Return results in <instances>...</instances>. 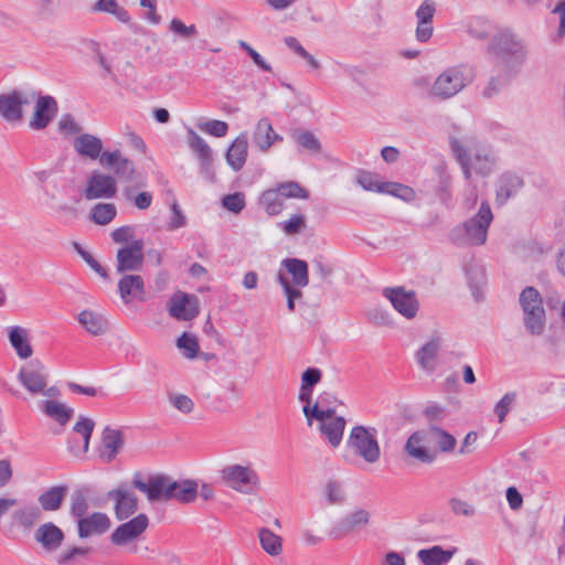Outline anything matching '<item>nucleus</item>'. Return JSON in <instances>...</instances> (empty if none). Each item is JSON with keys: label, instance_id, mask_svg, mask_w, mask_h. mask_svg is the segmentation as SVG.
<instances>
[{"label": "nucleus", "instance_id": "obj_1", "mask_svg": "<svg viewBox=\"0 0 565 565\" xmlns=\"http://www.w3.org/2000/svg\"><path fill=\"white\" fill-rule=\"evenodd\" d=\"M132 486L146 493L150 502L177 500L181 503H190L198 497L196 481H175L164 475L151 476L148 481H142L140 473H135Z\"/></svg>", "mask_w": 565, "mask_h": 565}, {"label": "nucleus", "instance_id": "obj_2", "mask_svg": "<svg viewBox=\"0 0 565 565\" xmlns=\"http://www.w3.org/2000/svg\"><path fill=\"white\" fill-rule=\"evenodd\" d=\"M450 147L467 180L470 179L472 172L481 175H487L491 172L494 159L488 148L475 138H451Z\"/></svg>", "mask_w": 565, "mask_h": 565}, {"label": "nucleus", "instance_id": "obj_3", "mask_svg": "<svg viewBox=\"0 0 565 565\" xmlns=\"http://www.w3.org/2000/svg\"><path fill=\"white\" fill-rule=\"evenodd\" d=\"M473 79L475 73L470 66L465 64L449 66L436 77L428 95L440 100L452 98L470 85Z\"/></svg>", "mask_w": 565, "mask_h": 565}, {"label": "nucleus", "instance_id": "obj_4", "mask_svg": "<svg viewBox=\"0 0 565 565\" xmlns=\"http://www.w3.org/2000/svg\"><path fill=\"white\" fill-rule=\"evenodd\" d=\"M488 52L509 71L519 68L527 55L525 44L509 30L500 31L491 39Z\"/></svg>", "mask_w": 565, "mask_h": 565}, {"label": "nucleus", "instance_id": "obj_5", "mask_svg": "<svg viewBox=\"0 0 565 565\" xmlns=\"http://www.w3.org/2000/svg\"><path fill=\"white\" fill-rule=\"evenodd\" d=\"M492 220L490 205L488 202H482L473 217L451 231L450 238L452 243L456 245H483Z\"/></svg>", "mask_w": 565, "mask_h": 565}, {"label": "nucleus", "instance_id": "obj_6", "mask_svg": "<svg viewBox=\"0 0 565 565\" xmlns=\"http://www.w3.org/2000/svg\"><path fill=\"white\" fill-rule=\"evenodd\" d=\"M19 383L30 396H42L45 398H57L61 391L55 385H50L46 367L38 360L31 361L22 366L17 375Z\"/></svg>", "mask_w": 565, "mask_h": 565}, {"label": "nucleus", "instance_id": "obj_7", "mask_svg": "<svg viewBox=\"0 0 565 565\" xmlns=\"http://www.w3.org/2000/svg\"><path fill=\"white\" fill-rule=\"evenodd\" d=\"M523 313V324L532 335H542L546 326L543 299L534 287L524 288L519 297Z\"/></svg>", "mask_w": 565, "mask_h": 565}, {"label": "nucleus", "instance_id": "obj_8", "mask_svg": "<svg viewBox=\"0 0 565 565\" xmlns=\"http://www.w3.org/2000/svg\"><path fill=\"white\" fill-rule=\"evenodd\" d=\"M348 447L366 463L374 465L381 458L377 430L374 427L354 426L348 438Z\"/></svg>", "mask_w": 565, "mask_h": 565}, {"label": "nucleus", "instance_id": "obj_9", "mask_svg": "<svg viewBox=\"0 0 565 565\" xmlns=\"http://www.w3.org/2000/svg\"><path fill=\"white\" fill-rule=\"evenodd\" d=\"M222 481L234 491L250 494L259 484L258 473L252 466L228 465L221 470Z\"/></svg>", "mask_w": 565, "mask_h": 565}, {"label": "nucleus", "instance_id": "obj_10", "mask_svg": "<svg viewBox=\"0 0 565 565\" xmlns=\"http://www.w3.org/2000/svg\"><path fill=\"white\" fill-rule=\"evenodd\" d=\"M33 89H14L0 95V116L7 122L19 125L22 122L23 108L32 104Z\"/></svg>", "mask_w": 565, "mask_h": 565}, {"label": "nucleus", "instance_id": "obj_11", "mask_svg": "<svg viewBox=\"0 0 565 565\" xmlns=\"http://www.w3.org/2000/svg\"><path fill=\"white\" fill-rule=\"evenodd\" d=\"M33 111L29 120L32 130H44L58 113L57 100L51 95H42L33 89Z\"/></svg>", "mask_w": 565, "mask_h": 565}, {"label": "nucleus", "instance_id": "obj_12", "mask_svg": "<svg viewBox=\"0 0 565 565\" xmlns=\"http://www.w3.org/2000/svg\"><path fill=\"white\" fill-rule=\"evenodd\" d=\"M149 525V519L140 513L134 519L120 524L110 535V542L120 547L130 546L141 537Z\"/></svg>", "mask_w": 565, "mask_h": 565}, {"label": "nucleus", "instance_id": "obj_13", "mask_svg": "<svg viewBox=\"0 0 565 565\" xmlns=\"http://www.w3.org/2000/svg\"><path fill=\"white\" fill-rule=\"evenodd\" d=\"M382 294L401 316L406 319L416 317L419 303L413 290L407 291L403 287H386Z\"/></svg>", "mask_w": 565, "mask_h": 565}, {"label": "nucleus", "instance_id": "obj_14", "mask_svg": "<svg viewBox=\"0 0 565 565\" xmlns=\"http://www.w3.org/2000/svg\"><path fill=\"white\" fill-rule=\"evenodd\" d=\"M428 444L427 430H416L407 438L404 452L419 463L430 465L437 459V450L431 449Z\"/></svg>", "mask_w": 565, "mask_h": 565}, {"label": "nucleus", "instance_id": "obj_15", "mask_svg": "<svg viewBox=\"0 0 565 565\" xmlns=\"http://www.w3.org/2000/svg\"><path fill=\"white\" fill-rule=\"evenodd\" d=\"M142 250L143 242L141 239L132 241L129 245L119 248L116 254L117 273L140 270L143 265Z\"/></svg>", "mask_w": 565, "mask_h": 565}, {"label": "nucleus", "instance_id": "obj_16", "mask_svg": "<svg viewBox=\"0 0 565 565\" xmlns=\"http://www.w3.org/2000/svg\"><path fill=\"white\" fill-rule=\"evenodd\" d=\"M117 192L115 177L94 171L87 181L84 195L87 200L110 199Z\"/></svg>", "mask_w": 565, "mask_h": 565}, {"label": "nucleus", "instance_id": "obj_17", "mask_svg": "<svg viewBox=\"0 0 565 565\" xmlns=\"http://www.w3.org/2000/svg\"><path fill=\"white\" fill-rule=\"evenodd\" d=\"M168 310L170 316L178 320H192L200 312L198 297L181 291L175 292L168 302Z\"/></svg>", "mask_w": 565, "mask_h": 565}, {"label": "nucleus", "instance_id": "obj_18", "mask_svg": "<svg viewBox=\"0 0 565 565\" xmlns=\"http://www.w3.org/2000/svg\"><path fill=\"white\" fill-rule=\"evenodd\" d=\"M100 166L113 169L115 174L125 182H131L137 178L134 162L124 157L119 150L105 151L100 157Z\"/></svg>", "mask_w": 565, "mask_h": 565}, {"label": "nucleus", "instance_id": "obj_19", "mask_svg": "<svg viewBox=\"0 0 565 565\" xmlns=\"http://www.w3.org/2000/svg\"><path fill=\"white\" fill-rule=\"evenodd\" d=\"M107 497L114 502L115 516L120 521L131 516L138 509L136 494L125 486L110 490Z\"/></svg>", "mask_w": 565, "mask_h": 565}, {"label": "nucleus", "instance_id": "obj_20", "mask_svg": "<svg viewBox=\"0 0 565 565\" xmlns=\"http://www.w3.org/2000/svg\"><path fill=\"white\" fill-rule=\"evenodd\" d=\"M118 291L125 303L146 300L145 282L140 275H124L118 282Z\"/></svg>", "mask_w": 565, "mask_h": 565}, {"label": "nucleus", "instance_id": "obj_21", "mask_svg": "<svg viewBox=\"0 0 565 565\" xmlns=\"http://www.w3.org/2000/svg\"><path fill=\"white\" fill-rule=\"evenodd\" d=\"M111 522L107 514L94 512L77 522L78 536L86 539L92 535H100L110 529Z\"/></svg>", "mask_w": 565, "mask_h": 565}, {"label": "nucleus", "instance_id": "obj_22", "mask_svg": "<svg viewBox=\"0 0 565 565\" xmlns=\"http://www.w3.org/2000/svg\"><path fill=\"white\" fill-rule=\"evenodd\" d=\"M124 446V434L119 429L105 427L102 434L99 456L103 461L111 462Z\"/></svg>", "mask_w": 565, "mask_h": 565}, {"label": "nucleus", "instance_id": "obj_23", "mask_svg": "<svg viewBox=\"0 0 565 565\" xmlns=\"http://www.w3.org/2000/svg\"><path fill=\"white\" fill-rule=\"evenodd\" d=\"M34 540L47 552L60 548L64 540L63 531L52 522L40 525L34 532Z\"/></svg>", "mask_w": 565, "mask_h": 565}, {"label": "nucleus", "instance_id": "obj_24", "mask_svg": "<svg viewBox=\"0 0 565 565\" xmlns=\"http://www.w3.org/2000/svg\"><path fill=\"white\" fill-rule=\"evenodd\" d=\"M73 147L78 156L90 160L98 159L100 161V157L105 152L103 151L102 139L90 134L77 136L74 139Z\"/></svg>", "mask_w": 565, "mask_h": 565}, {"label": "nucleus", "instance_id": "obj_25", "mask_svg": "<svg viewBox=\"0 0 565 565\" xmlns=\"http://www.w3.org/2000/svg\"><path fill=\"white\" fill-rule=\"evenodd\" d=\"M523 186V180L514 173L502 174L497 182L495 202L503 205L507 201L516 195Z\"/></svg>", "mask_w": 565, "mask_h": 565}, {"label": "nucleus", "instance_id": "obj_26", "mask_svg": "<svg viewBox=\"0 0 565 565\" xmlns=\"http://www.w3.org/2000/svg\"><path fill=\"white\" fill-rule=\"evenodd\" d=\"M281 140L282 137L274 131L268 118L264 117L258 120L253 131V142L259 150L267 151L274 142Z\"/></svg>", "mask_w": 565, "mask_h": 565}, {"label": "nucleus", "instance_id": "obj_27", "mask_svg": "<svg viewBox=\"0 0 565 565\" xmlns=\"http://www.w3.org/2000/svg\"><path fill=\"white\" fill-rule=\"evenodd\" d=\"M39 407L49 418L55 420L61 426H65L74 414L72 407L58 402L57 398H45L40 402Z\"/></svg>", "mask_w": 565, "mask_h": 565}, {"label": "nucleus", "instance_id": "obj_28", "mask_svg": "<svg viewBox=\"0 0 565 565\" xmlns=\"http://www.w3.org/2000/svg\"><path fill=\"white\" fill-rule=\"evenodd\" d=\"M247 149H248V141H247V132H242L239 136H237L226 152V162L234 171H239L247 158Z\"/></svg>", "mask_w": 565, "mask_h": 565}, {"label": "nucleus", "instance_id": "obj_29", "mask_svg": "<svg viewBox=\"0 0 565 565\" xmlns=\"http://www.w3.org/2000/svg\"><path fill=\"white\" fill-rule=\"evenodd\" d=\"M440 340L438 338L425 343L416 353L419 366L426 372H434L437 367V356L440 350Z\"/></svg>", "mask_w": 565, "mask_h": 565}, {"label": "nucleus", "instance_id": "obj_30", "mask_svg": "<svg viewBox=\"0 0 565 565\" xmlns=\"http://www.w3.org/2000/svg\"><path fill=\"white\" fill-rule=\"evenodd\" d=\"M320 431L328 439L332 447H338L342 440L345 419L342 416H332L320 420Z\"/></svg>", "mask_w": 565, "mask_h": 565}, {"label": "nucleus", "instance_id": "obj_31", "mask_svg": "<svg viewBox=\"0 0 565 565\" xmlns=\"http://www.w3.org/2000/svg\"><path fill=\"white\" fill-rule=\"evenodd\" d=\"M67 486H54L42 492L39 498L40 510L57 511L66 497Z\"/></svg>", "mask_w": 565, "mask_h": 565}, {"label": "nucleus", "instance_id": "obj_32", "mask_svg": "<svg viewBox=\"0 0 565 565\" xmlns=\"http://www.w3.org/2000/svg\"><path fill=\"white\" fill-rule=\"evenodd\" d=\"M281 266L286 268L291 276L295 287H306L309 284L308 264L298 258H286L281 262Z\"/></svg>", "mask_w": 565, "mask_h": 565}, {"label": "nucleus", "instance_id": "obj_33", "mask_svg": "<svg viewBox=\"0 0 565 565\" xmlns=\"http://www.w3.org/2000/svg\"><path fill=\"white\" fill-rule=\"evenodd\" d=\"M41 510L34 504L24 505L17 509L12 515L14 525L21 526L24 530L32 529L41 520Z\"/></svg>", "mask_w": 565, "mask_h": 565}, {"label": "nucleus", "instance_id": "obj_34", "mask_svg": "<svg viewBox=\"0 0 565 565\" xmlns=\"http://www.w3.org/2000/svg\"><path fill=\"white\" fill-rule=\"evenodd\" d=\"M456 550L446 551L435 545L431 548L419 550L417 557L424 565H443L452 558Z\"/></svg>", "mask_w": 565, "mask_h": 565}, {"label": "nucleus", "instance_id": "obj_35", "mask_svg": "<svg viewBox=\"0 0 565 565\" xmlns=\"http://www.w3.org/2000/svg\"><path fill=\"white\" fill-rule=\"evenodd\" d=\"M78 321L93 335H100L106 332L107 320L98 312L83 310L78 315Z\"/></svg>", "mask_w": 565, "mask_h": 565}, {"label": "nucleus", "instance_id": "obj_36", "mask_svg": "<svg viewBox=\"0 0 565 565\" xmlns=\"http://www.w3.org/2000/svg\"><path fill=\"white\" fill-rule=\"evenodd\" d=\"M9 340L21 359H28L33 350L28 341V331L21 327H13L9 332Z\"/></svg>", "mask_w": 565, "mask_h": 565}, {"label": "nucleus", "instance_id": "obj_37", "mask_svg": "<svg viewBox=\"0 0 565 565\" xmlns=\"http://www.w3.org/2000/svg\"><path fill=\"white\" fill-rule=\"evenodd\" d=\"M427 433L429 441H435L440 452H451L455 450L457 440L448 431L437 426H430Z\"/></svg>", "mask_w": 565, "mask_h": 565}, {"label": "nucleus", "instance_id": "obj_38", "mask_svg": "<svg viewBox=\"0 0 565 565\" xmlns=\"http://www.w3.org/2000/svg\"><path fill=\"white\" fill-rule=\"evenodd\" d=\"M329 393H323L319 396L317 403L311 407L310 404H306L302 408L303 415L310 422L311 418L317 420H323L329 417H332L335 414V409L333 407H324V401L329 397Z\"/></svg>", "mask_w": 565, "mask_h": 565}, {"label": "nucleus", "instance_id": "obj_39", "mask_svg": "<svg viewBox=\"0 0 565 565\" xmlns=\"http://www.w3.org/2000/svg\"><path fill=\"white\" fill-rule=\"evenodd\" d=\"M259 204L268 215H278L284 209V199L276 188L268 189L262 193Z\"/></svg>", "mask_w": 565, "mask_h": 565}, {"label": "nucleus", "instance_id": "obj_40", "mask_svg": "<svg viewBox=\"0 0 565 565\" xmlns=\"http://www.w3.org/2000/svg\"><path fill=\"white\" fill-rule=\"evenodd\" d=\"M323 497L330 505L343 504L347 500L343 483L335 479L328 480L323 487Z\"/></svg>", "mask_w": 565, "mask_h": 565}, {"label": "nucleus", "instance_id": "obj_41", "mask_svg": "<svg viewBox=\"0 0 565 565\" xmlns=\"http://www.w3.org/2000/svg\"><path fill=\"white\" fill-rule=\"evenodd\" d=\"M259 542L263 550L271 556H277L281 553V537L268 529H260Z\"/></svg>", "mask_w": 565, "mask_h": 565}, {"label": "nucleus", "instance_id": "obj_42", "mask_svg": "<svg viewBox=\"0 0 565 565\" xmlns=\"http://www.w3.org/2000/svg\"><path fill=\"white\" fill-rule=\"evenodd\" d=\"M291 137L297 142L298 146L301 148L313 152V153H320L321 152V142L316 137V135L308 130L297 129L292 132Z\"/></svg>", "mask_w": 565, "mask_h": 565}, {"label": "nucleus", "instance_id": "obj_43", "mask_svg": "<svg viewBox=\"0 0 565 565\" xmlns=\"http://www.w3.org/2000/svg\"><path fill=\"white\" fill-rule=\"evenodd\" d=\"M189 134V146L193 150V152L198 156V158L202 161L203 164L209 163L211 160V148L206 143V141L200 137L193 129L188 130Z\"/></svg>", "mask_w": 565, "mask_h": 565}, {"label": "nucleus", "instance_id": "obj_44", "mask_svg": "<svg viewBox=\"0 0 565 565\" xmlns=\"http://www.w3.org/2000/svg\"><path fill=\"white\" fill-rule=\"evenodd\" d=\"M93 10L98 12L110 13L124 23H127L130 20L128 11L121 6H119L117 0H98L94 4Z\"/></svg>", "mask_w": 565, "mask_h": 565}, {"label": "nucleus", "instance_id": "obj_45", "mask_svg": "<svg viewBox=\"0 0 565 565\" xmlns=\"http://www.w3.org/2000/svg\"><path fill=\"white\" fill-rule=\"evenodd\" d=\"M117 209L113 203H97L90 213L93 222L98 225L109 224L116 216Z\"/></svg>", "mask_w": 565, "mask_h": 565}, {"label": "nucleus", "instance_id": "obj_46", "mask_svg": "<svg viewBox=\"0 0 565 565\" xmlns=\"http://www.w3.org/2000/svg\"><path fill=\"white\" fill-rule=\"evenodd\" d=\"M124 196L138 210H147L152 204L153 196L148 191L136 192L131 186H126L122 191Z\"/></svg>", "mask_w": 565, "mask_h": 565}, {"label": "nucleus", "instance_id": "obj_47", "mask_svg": "<svg viewBox=\"0 0 565 565\" xmlns=\"http://www.w3.org/2000/svg\"><path fill=\"white\" fill-rule=\"evenodd\" d=\"M169 30L175 36L182 40H193L198 36L199 31L195 24L186 25L181 19L173 18L169 23Z\"/></svg>", "mask_w": 565, "mask_h": 565}, {"label": "nucleus", "instance_id": "obj_48", "mask_svg": "<svg viewBox=\"0 0 565 565\" xmlns=\"http://www.w3.org/2000/svg\"><path fill=\"white\" fill-rule=\"evenodd\" d=\"M382 193L399 198L405 202H411L416 198V193L411 186L397 182H384Z\"/></svg>", "mask_w": 565, "mask_h": 565}, {"label": "nucleus", "instance_id": "obj_49", "mask_svg": "<svg viewBox=\"0 0 565 565\" xmlns=\"http://www.w3.org/2000/svg\"><path fill=\"white\" fill-rule=\"evenodd\" d=\"M95 428V422L92 418L79 416L78 420L73 426V431L83 437L84 447L83 452H86L89 447V440Z\"/></svg>", "mask_w": 565, "mask_h": 565}, {"label": "nucleus", "instance_id": "obj_50", "mask_svg": "<svg viewBox=\"0 0 565 565\" xmlns=\"http://www.w3.org/2000/svg\"><path fill=\"white\" fill-rule=\"evenodd\" d=\"M177 347L182 351L186 359L196 358L200 347L195 335L184 332L178 340Z\"/></svg>", "mask_w": 565, "mask_h": 565}, {"label": "nucleus", "instance_id": "obj_51", "mask_svg": "<svg viewBox=\"0 0 565 565\" xmlns=\"http://www.w3.org/2000/svg\"><path fill=\"white\" fill-rule=\"evenodd\" d=\"M356 182L365 191L383 192L384 182H381L379 177L370 171H360L356 175Z\"/></svg>", "mask_w": 565, "mask_h": 565}, {"label": "nucleus", "instance_id": "obj_52", "mask_svg": "<svg viewBox=\"0 0 565 565\" xmlns=\"http://www.w3.org/2000/svg\"><path fill=\"white\" fill-rule=\"evenodd\" d=\"M276 190L280 193L282 199H307L308 191L295 181L279 183Z\"/></svg>", "mask_w": 565, "mask_h": 565}, {"label": "nucleus", "instance_id": "obj_53", "mask_svg": "<svg viewBox=\"0 0 565 565\" xmlns=\"http://www.w3.org/2000/svg\"><path fill=\"white\" fill-rule=\"evenodd\" d=\"M306 218L301 214H294L287 221L279 223V227L288 236L300 234L306 230Z\"/></svg>", "mask_w": 565, "mask_h": 565}, {"label": "nucleus", "instance_id": "obj_54", "mask_svg": "<svg viewBox=\"0 0 565 565\" xmlns=\"http://www.w3.org/2000/svg\"><path fill=\"white\" fill-rule=\"evenodd\" d=\"M88 510V502L82 490H76L71 497V514L75 518L83 519Z\"/></svg>", "mask_w": 565, "mask_h": 565}, {"label": "nucleus", "instance_id": "obj_55", "mask_svg": "<svg viewBox=\"0 0 565 565\" xmlns=\"http://www.w3.org/2000/svg\"><path fill=\"white\" fill-rule=\"evenodd\" d=\"M168 401L177 411L182 414L188 415L194 409V402L185 394L169 393Z\"/></svg>", "mask_w": 565, "mask_h": 565}, {"label": "nucleus", "instance_id": "obj_56", "mask_svg": "<svg viewBox=\"0 0 565 565\" xmlns=\"http://www.w3.org/2000/svg\"><path fill=\"white\" fill-rule=\"evenodd\" d=\"M199 129L214 137H224L228 131V125L225 121L211 119L198 125Z\"/></svg>", "mask_w": 565, "mask_h": 565}, {"label": "nucleus", "instance_id": "obj_57", "mask_svg": "<svg viewBox=\"0 0 565 565\" xmlns=\"http://www.w3.org/2000/svg\"><path fill=\"white\" fill-rule=\"evenodd\" d=\"M516 399V393L509 392L494 406V413L498 417L499 423H503L508 413L512 408Z\"/></svg>", "mask_w": 565, "mask_h": 565}, {"label": "nucleus", "instance_id": "obj_58", "mask_svg": "<svg viewBox=\"0 0 565 565\" xmlns=\"http://www.w3.org/2000/svg\"><path fill=\"white\" fill-rule=\"evenodd\" d=\"M222 204L226 210L239 213L245 207V196L241 192L227 194L222 199Z\"/></svg>", "mask_w": 565, "mask_h": 565}, {"label": "nucleus", "instance_id": "obj_59", "mask_svg": "<svg viewBox=\"0 0 565 565\" xmlns=\"http://www.w3.org/2000/svg\"><path fill=\"white\" fill-rule=\"evenodd\" d=\"M58 130L65 136H71L79 134L82 127L75 121L71 114H64L58 120Z\"/></svg>", "mask_w": 565, "mask_h": 565}, {"label": "nucleus", "instance_id": "obj_60", "mask_svg": "<svg viewBox=\"0 0 565 565\" xmlns=\"http://www.w3.org/2000/svg\"><path fill=\"white\" fill-rule=\"evenodd\" d=\"M552 13L558 15V26L552 40L553 42H559L565 38V0L559 1Z\"/></svg>", "mask_w": 565, "mask_h": 565}, {"label": "nucleus", "instance_id": "obj_61", "mask_svg": "<svg viewBox=\"0 0 565 565\" xmlns=\"http://www.w3.org/2000/svg\"><path fill=\"white\" fill-rule=\"evenodd\" d=\"M354 531L355 530L345 515L332 526V529L329 531V536L333 540H341Z\"/></svg>", "mask_w": 565, "mask_h": 565}, {"label": "nucleus", "instance_id": "obj_62", "mask_svg": "<svg viewBox=\"0 0 565 565\" xmlns=\"http://www.w3.org/2000/svg\"><path fill=\"white\" fill-rule=\"evenodd\" d=\"M351 525L355 531L366 526L370 523L371 514L365 509H358L347 514Z\"/></svg>", "mask_w": 565, "mask_h": 565}, {"label": "nucleus", "instance_id": "obj_63", "mask_svg": "<svg viewBox=\"0 0 565 565\" xmlns=\"http://www.w3.org/2000/svg\"><path fill=\"white\" fill-rule=\"evenodd\" d=\"M468 32L475 39L484 40L489 36L490 25L481 19H476L470 22Z\"/></svg>", "mask_w": 565, "mask_h": 565}, {"label": "nucleus", "instance_id": "obj_64", "mask_svg": "<svg viewBox=\"0 0 565 565\" xmlns=\"http://www.w3.org/2000/svg\"><path fill=\"white\" fill-rule=\"evenodd\" d=\"M449 505H450L451 511L456 515H463V516L469 518V516L475 515V513H476L475 507L472 504H470L469 502L461 500V499L452 498L449 501Z\"/></svg>", "mask_w": 565, "mask_h": 565}]
</instances>
